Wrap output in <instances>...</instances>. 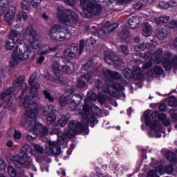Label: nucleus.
Returning <instances> with one entry per match:
<instances>
[{
    "label": "nucleus",
    "mask_w": 177,
    "mask_h": 177,
    "mask_svg": "<svg viewBox=\"0 0 177 177\" xmlns=\"http://www.w3.org/2000/svg\"><path fill=\"white\" fill-rule=\"evenodd\" d=\"M38 97L37 96L28 97L21 95L19 104L21 107L26 109L27 117L22 121L23 127L28 130L26 139L31 142L35 140L39 135L47 136L48 134V129L39 122H37V117L38 115L37 104L36 101Z\"/></svg>",
    "instance_id": "f257e3e1"
},
{
    "label": "nucleus",
    "mask_w": 177,
    "mask_h": 177,
    "mask_svg": "<svg viewBox=\"0 0 177 177\" xmlns=\"http://www.w3.org/2000/svg\"><path fill=\"white\" fill-rule=\"evenodd\" d=\"M80 49H78L77 44H73V46L70 48L66 50L63 57L57 56L56 59L59 58V62H64L65 64H61L60 62L55 61L52 64V69L55 75L57 76V79H55V82L57 83L62 82L59 75H63L64 73H71L72 72V68H74V64L68 62L67 58H72L75 56V54L81 55L82 51L84 49V42L83 40L80 41Z\"/></svg>",
    "instance_id": "f03ea898"
},
{
    "label": "nucleus",
    "mask_w": 177,
    "mask_h": 177,
    "mask_svg": "<svg viewBox=\"0 0 177 177\" xmlns=\"http://www.w3.org/2000/svg\"><path fill=\"white\" fill-rule=\"evenodd\" d=\"M151 114L152 115L151 118L150 117ZM156 118L160 120V121H162L165 127H167L169 126L170 120L167 119L165 114H158L157 111H153L152 113L150 111H145L143 116L141 118V121L142 122H145L147 127H150L151 131L149 133L150 137L160 138L162 137L161 133H165V130L159 124V121H158Z\"/></svg>",
    "instance_id": "7ed1b4c3"
},
{
    "label": "nucleus",
    "mask_w": 177,
    "mask_h": 177,
    "mask_svg": "<svg viewBox=\"0 0 177 177\" xmlns=\"http://www.w3.org/2000/svg\"><path fill=\"white\" fill-rule=\"evenodd\" d=\"M97 75L105 77V84L102 86V93L111 95V97H118L119 91H122L123 87L118 83L114 82V80H120L121 75L117 72H111V71L104 68L102 66H100L97 69Z\"/></svg>",
    "instance_id": "20e7f679"
},
{
    "label": "nucleus",
    "mask_w": 177,
    "mask_h": 177,
    "mask_svg": "<svg viewBox=\"0 0 177 177\" xmlns=\"http://www.w3.org/2000/svg\"><path fill=\"white\" fill-rule=\"evenodd\" d=\"M91 109L92 113L94 115H99L101 113L100 109L95 104H93L91 102H89L88 100H85L84 104L83 106L84 113L82 114V121L84 124L77 122V125L79 128L82 129L83 127H86L88 133L82 132L84 135H88L89 131L88 129V124H91L92 128H94V122L95 121V118L91 113Z\"/></svg>",
    "instance_id": "39448f33"
},
{
    "label": "nucleus",
    "mask_w": 177,
    "mask_h": 177,
    "mask_svg": "<svg viewBox=\"0 0 177 177\" xmlns=\"http://www.w3.org/2000/svg\"><path fill=\"white\" fill-rule=\"evenodd\" d=\"M88 133L86 126H83L82 128L79 127L77 121L71 120L68 124V129L64 133H61L59 129L55 128L50 131V135L57 134L58 136L57 144L59 145H63L64 141L66 139H72L77 133Z\"/></svg>",
    "instance_id": "423d86ee"
},
{
    "label": "nucleus",
    "mask_w": 177,
    "mask_h": 177,
    "mask_svg": "<svg viewBox=\"0 0 177 177\" xmlns=\"http://www.w3.org/2000/svg\"><path fill=\"white\" fill-rule=\"evenodd\" d=\"M28 153H32L31 147L28 145H24L19 155H17V156H13L12 158L14 165L18 168H30L31 167L34 171H37V168L32 166V159L30 156H28Z\"/></svg>",
    "instance_id": "0eeeda50"
},
{
    "label": "nucleus",
    "mask_w": 177,
    "mask_h": 177,
    "mask_svg": "<svg viewBox=\"0 0 177 177\" xmlns=\"http://www.w3.org/2000/svg\"><path fill=\"white\" fill-rule=\"evenodd\" d=\"M31 53L32 50L29 45H24L23 49L19 46H15L11 56L10 66L17 67L22 62L28 61Z\"/></svg>",
    "instance_id": "6e6552de"
},
{
    "label": "nucleus",
    "mask_w": 177,
    "mask_h": 177,
    "mask_svg": "<svg viewBox=\"0 0 177 177\" xmlns=\"http://www.w3.org/2000/svg\"><path fill=\"white\" fill-rule=\"evenodd\" d=\"M153 57L156 64L162 62V65L166 71H170L172 68L177 67V57L173 59L172 54L169 51L162 52V49H159L153 53Z\"/></svg>",
    "instance_id": "1a4fd4ad"
},
{
    "label": "nucleus",
    "mask_w": 177,
    "mask_h": 177,
    "mask_svg": "<svg viewBox=\"0 0 177 177\" xmlns=\"http://www.w3.org/2000/svg\"><path fill=\"white\" fill-rule=\"evenodd\" d=\"M48 36L53 41L63 42L69 39L71 33L66 28L63 26V24H55L51 26Z\"/></svg>",
    "instance_id": "9d476101"
},
{
    "label": "nucleus",
    "mask_w": 177,
    "mask_h": 177,
    "mask_svg": "<svg viewBox=\"0 0 177 177\" xmlns=\"http://www.w3.org/2000/svg\"><path fill=\"white\" fill-rule=\"evenodd\" d=\"M57 17L61 21L70 26L75 28L77 24V15L72 10H64L63 7L57 8Z\"/></svg>",
    "instance_id": "9b49d317"
},
{
    "label": "nucleus",
    "mask_w": 177,
    "mask_h": 177,
    "mask_svg": "<svg viewBox=\"0 0 177 177\" xmlns=\"http://www.w3.org/2000/svg\"><path fill=\"white\" fill-rule=\"evenodd\" d=\"M1 7H5L6 9L3 11L4 12L6 10V13L5 14V20L10 24V25H12L14 24L15 21L17 22H20L21 21V19L24 21H26L28 16V14L24 12H21L18 14H17V16L15 17V16L16 14V8L15 7H10L9 8H7L5 6H1Z\"/></svg>",
    "instance_id": "f8f14e48"
},
{
    "label": "nucleus",
    "mask_w": 177,
    "mask_h": 177,
    "mask_svg": "<svg viewBox=\"0 0 177 177\" xmlns=\"http://www.w3.org/2000/svg\"><path fill=\"white\" fill-rule=\"evenodd\" d=\"M24 39L28 42L32 49L38 50L40 48L41 43L33 26H29L26 28Z\"/></svg>",
    "instance_id": "ddd939ff"
},
{
    "label": "nucleus",
    "mask_w": 177,
    "mask_h": 177,
    "mask_svg": "<svg viewBox=\"0 0 177 177\" xmlns=\"http://www.w3.org/2000/svg\"><path fill=\"white\" fill-rule=\"evenodd\" d=\"M70 91L67 90L64 94L62 95V96L59 99V104L62 106H65L66 105L68 104L69 107L72 110H75L76 106L77 105V102H78L81 97L79 94L74 95L73 97H71V93H69Z\"/></svg>",
    "instance_id": "4468645a"
},
{
    "label": "nucleus",
    "mask_w": 177,
    "mask_h": 177,
    "mask_svg": "<svg viewBox=\"0 0 177 177\" xmlns=\"http://www.w3.org/2000/svg\"><path fill=\"white\" fill-rule=\"evenodd\" d=\"M80 4L86 14L88 12L89 14L96 15L102 10L100 5L93 4L88 0H81Z\"/></svg>",
    "instance_id": "2eb2a0df"
},
{
    "label": "nucleus",
    "mask_w": 177,
    "mask_h": 177,
    "mask_svg": "<svg viewBox=\"0 0 177 177\" xmlns=\"http://www.w3.org/2000/svg\"><path fill=\"white\" fill-rule=\"evenodd\" d=\"M123 74L125 78L128 80L131 79L132 77L138 80H140L143 78V73L139 66L134 67L133 71L130 68H127L123 71Z\"/></svg>",
    "instance_id": "dca6fc26"
},
{
    "label": "nucleus",
    "mask_w": 177,
    "mask_h": 177,
    "mask_svg": "<svg viewBox=\"0 0 177 177\" xmlns=\"http://www.w3.org/2000/svg\"><path fill=\"white\" fill-rule=\"evenodd\" d=\"M62 152V149L59 146H56L55 142L48 141L46 143L45 153L47 156L59 155Z\"/></svg>",
    "instance_id": "f3484780"
},
{
    "label": "nucleus",
    "mask_w": 177,
    "mask_h": 177,
    "mask_svg": "<svg viewBox=\"0 0 177 177\" xmlns=\"http://www.w3.org/2000/svg\"><path fill=\"white\" fill-rule=\"evenodd\" d=\"M13 92H15V88H9L0 95V99L5 100V101L3 102V105L6 109L9 108L13 102L12 97L10 96V95Z\"/></svg>",
    "instance_id": "a211bd4d"
},
{
    "label": "nucleus",
    "mask_w": 177,
    "mask_h": 177,
    "mask_svg": "<svg viewBox=\"0 0 177 177\" xmlns=\"http://www.w3.org/2000/svg\"><path fill=\"white\" fill-rule=\"evenodd\" d=\"M118 26L119 24L118 23L111 24L109 21H106L104 26V30H101L98 31V38H104L106 34H110L112 31H114Z\"/></svg>",
    "instance_id": "6ab92c4d"
},
{
    "label": "nucleus",
    "mask_w": 177,
    "mask_h": 177,
    "mask_svg": "<svg viewBox=\"0 0 177 177\" xmlns=\"http://www.w3.org/2000/svg\"><path fill=\"white\" fill-rule=\"evenodd\" d=\"M44 115L46 116L48 124H53L56 122V110L53 105L48 106V108L44 111Z\"/></svg>",
    "instance_id": "aec40b11"
},
{
    "label": "nucleus",
    "mask_w": 177,
    "mask_h": 177,
    "mask_svg": "<svg viewBox=\"0 0 177 177\" xmlns=\"http://www.w3.org/2000/svg\"><path fill=\"white\" fill-rule=\"evenodd\" d=\"M157 160H155V159L152 160V163L151 164V167H155L156 170L160 173L163 174L164 172L167 173L168 174H171L174 172V169L171 165L167 166L165 168H164L162 165L156 166Z\"/></svg>",
    "instance_id": "412c9836"
},
{
    "label": "nucleus",
    "mask_w": 177,
    "mask_h": 177,
    "mask_svg": "<svg viewBox=\"0 0 177 177\" xmlns=\"http://www.w3.org/2000/svg\"><path fill=\"white\" fill-rule=\"evenodd\" d=\"M37 76V72H33L28 81V84L31 86L30 91L35 93H37L38 89L40 88L39 84L35 83V80H36Z\"/></svg>",
    "instance_id": "4be33fe9"
},
{
    "label": "nucleus",
    "mask_w": 177,
    "mask_h": 177,
    "mask_svg": "<svg viewBox=\"0 0 177 177\" xmlns=\"http://www.w3.org/2000/svg\"><path fill=\"white\" fill-rule=\"evenodd\" d=\"M88 99H86V100H88L89 102H91V101H95L96 100H98V101H100V102L101 103L104 102L105 97H106L105 95L100 96V95H98V96H97V95L93 91L88 92Z\"/></svg>",
    "instance_id": "5701e85b"
},
{
    "label": "nucleus",
    "mask_w": 177,
    "mask_h": 177,
    "mask_svg": "<svg viewBox=\"0 0 177 177\" xmlns=\"http://www.w3.org/2000/svg\"><path fill=\"white\" fill-rule=\"evenodd\" d=\"M21 35V33L20 32L12 30L9 35V38L14 44H17L20 39Z\"/></svg>",
    "instance_id": "b1692460"
},
{
    "label": "nucleus",
    "mask_w": 177,
    "mask_h": 177,
    "mask_svg": "<svg viewBox=\"0 0 177 177\" xmlns=\"http://www.w3.org/2000/svg\"><path fill=\"white\" fill-rule=\"evenodd\" d=\"M153 28L148 24L145 23L144 24L143 28H142V35L143 37H151V35L153 34Z\"/></svg>",
    "instance_id": "393cba45"
},
{
    "label": "nucleus",
    "mask_w": 177,
    "mask_h": 177,
    "mask_svg": "<svg viewBox=\"0 0 177 177\" xmlns=\"http://www.w3.org/2000/svg\"><path fill=\"white\" fill-rule=\"evenodd\" d=\"M167 28H159L156 30V36L158 38L159 40H163L165 38H167L168 35V32Z\"/></svg>",
    "instance_id": "a878e982"
},
{
    "label": "nucleus",
    "mask_w": 177,
    "mask_h": 177,
    "mask_svg": "<svg viewBox=\"0 0 177 177\" xmlns=\"http://www.w3.org/2000/svg\"><path fill=\"white\" fill-rule=\"evenodd\" d=\"M163 73V69L162 67L156 66L153 70H149L147 74L148 77H153L154 74L157 75H160Z\"/></svg>",
    "instance_id": "bb28decb"
},
{
    "label": "nucleus",
    "mask_w": 177,
    "mask_h": 177,
    "mask_svg": "<svg viewBox=\"0 0 177 177\" xmlns=\"http://www.w3.org/2000/svg\"><path fill=\"white\" fill-rule=\"evenodd\" d=\"M140 24V20L138 17H132L129 19V25L131 28H136Z\"/></svg>",
    "instance_id": "cd10ccee"
},
{
    "label": "nucleus",
    "mask_w": 177,
    "mask_h": 177,
    "mask_svg": "<svg viewBox=\"0 0 177 177\" xmlns=\"http://www.w3.org/2000/svg\"><path fill=\"white\" fill-rule=\"evenodd\" d=\"M90 79V73H88V75H85V76H82L81 78L79 80L78 86L81 88H83L86 85V84L89 82Z\"/></svg>",
    "instance_id": "c85d7f7f"
},
{
    "label": "nucleus",
    "mask_w": 177,
    "mask_h": 177,
    "mask_svg": "<svg viewBox=\"0 0 177 177\" xmlns=\"http://www.w3.org/2000/svg\"><path fill=\"white\" fill-rule=\"evenodd\" d=\"M69 115H63L58 122V125L60 127L66 126L67 124V122L69 121Z\"/></svg>",
    "instance_id": "c756f323"
},
{
    "label": "nucleus",
    "mask_w": 177,
    "mask_h": 177,
    "mask_svg": "<svg viewBox=\"0 0 177 177\" xmlns=\"http://www.w3.org/2000/svg\"><path fill=\"white\" fill-rule=\"evenodd\" d=\"M25 80L24 76H19L18 79H16L15 81L13 82L12 86L13 87L10 88H14L15 91L16 90V88L19 87L21 83H23Z\"/></svg>",
    "instance_id": "7c9ffc66"
},
{
    "label": "nucleus",
    "mask_w": 177,
    "mask_h": 177,
    "mask_svg": "<svg viewBox=\"0 0 177 177\" xmlns=\"http://www.w3.org/2000/svg\"><path fill=\"white\" fill-rule=\"evenodd\" d=\"M151 44L147 43H142L139 46H135V50L137 52H142L146 50V48H149Z\"/></svg>",
    "instance_id": "2f4dec72"
},
{
    "label": "nucleus",
    "mask_w": 177,
    "mask_h": 177,
    "mask_svg": "<svg viewBox=\"0 0 177 177\" xmlns=\"http://www.w3.org/2000/svg\"><path fill=\"white\" fill-rule=\"evenodd\" d=\"M169 20V16H162L155 19L157 24H165Z\"/></svg>",
    "instance_id": "473e14b6"
},
{
    "label": "nucleus",
    "mask_w": 177,
    "mask_h": 177,
    "mask_svg": "<svg viewBox=\"0 0 177 177\" xmlns=\"http://www.w3.org/2000/svg\"><path fill=\"white\" fill-rule=\"evenodd\" d=\"M21 7L23 10L29 11L31 8V3L28 1V0H23L21 2Z\"/></svg>",
    "instance_id": "72a5a7b5"
},
{
    "label": "nucleus",
    "mask_w": 177,
    "mask_h": 177,
    "mask_svg": "<svg viewBox=\"0 0 177 177\" xmlns=\"http://www.w3.org/2000/svg\"><path fill=\"white\" fill-rule=\"evenodd\" d=\"M8 174L10 177H16L17 176L16 169L12 166L8 167Z\"/></svg>",
    "instance_id": "f704fd0d"
},
{
    "label": "nucleus",
    "mask_w": 177,
    "mask_h": 177,
    "mask_svg": "<svg viewBox=\"0 0 177 177\" xmlns=\"http://www.w3.org/2000/svg\"><path fill=\"white\" fill-rule=\"evenodd\" d=\"M115 0H101V1H97L98 2H102V3H106V5L109 6L111 3H112ZM117 2H118L119 3H122L124 2H128L130 0H115Z\"/></svg>",
    "instance_id": "c9c22d12"
},
{
    "label": "nucleus",
    "mask_w": 177,
    "mask_h": 177,
    "mask_svg": "<svg viewBox=\"0 0 177 177\" xmlns=\"http://www.w3.org/2000/svg\"><path fill=\"white\" fill-rule=\"evenodd\" d=\"M119 35L120 38H122V39L125 40L127 39V38H129L130 37V32L127 29H125L124 30L121 32Z\"/></svg>",
    "instance_id": "e433bc0d"
},
{
    "label": "nucleus",
    "mask_w": 177,
    "mask_h": 177,
    "mask_svg": "<svg viewBox=\"0 0 177 177\" xmlns=\"http://www.w3.org/2000/svg\"><path fill=\"white\" fill-rule=\"evenodd\" d=\"M10 0H0V16L3 15V11L6 9L5 7L1 6V4L4 6L8 5L10 3Z\"/></svg>",
    "instance_id": "4c0bfd02"
},
{
    "label": "nucleus",
    "mask_w": 177,
    "mask_h": 177,
    "mask_svg": "<svg viewBox=\"0 0 177 177\" xmlns=\"http://www.w3.org/2000/svg\"><path fill=\"white\" fill-rule=\"evenodd\" d=\"M32 147H34L35 151L37 152L38 153L41 154L44 153V147H41V145L37 144H33Z\"/></svg>",
    "instance_id": "58836bf2"
},
{
    "label": "nucleus",
    "mask_w": 177,
    "mask_h": 177,
    "mask_svg": "<svg viewBox=\"0 0 177 177\" xmlns=\"http://www.w3.org/2000/svg\"><path fill=\"white\" fill-rule=\"evenodd\" d=\"M16 43H12L10 41H7L6 44V49L9 51L12 50L15 48Z\"/></svg>",
    "instance_id": "ea45409f"
},
{
    "label": "nucleus",
    "mask_w": 177,
    "mask_h": 177,
    "mask_svg": "<svg viewBox=\"0 0 177 177\" xmlns=\"http://www.w3.org/2000/svg\"><path fill=\"white\" fill-rule=\"evenodd\" d=\"M168 104L171 106H174L177 104V100L175 97L171 96L168 100Z\"/></svg>",
    "instance_id": "a19ab883"
},
{
    "label": "nucleus",
    "mask_w": 177,
    "mask_h": 177,
    "mask_svg": "<svg viewBox=\"0 0 177 177\" xmlns=\"http://www.w3.org/2000/svg\"><path fill=\"white\" fill-rule=\"evenodd\" d=\"M176 155L173 152H170L169 156H168L169 160L171 162L173 165H176L177 163V159H175Z\"/></svg>",
    "instance_id": "79ce46f5"
},
{
    "label": "nucleus",
    "mask_w": 177,
    "mask_h": 177,
    "mask_svg": "<svg viewBox=\"0 0 177 177\" xmlns=\"http://www.w3.org/2000/svg\"><path fill=\"white\" fill-rule=\"evenodd\" d=\"M146 7V5L143 3V1H138L135 6L134 8L136 10H140Z\"/></svg>",
    "instance_id": "37998d69"
},
{
    "label": "nucleus",
    "mask_w": 177,
    "mask_h": 177,
    "mask_svg": "<svg viewBox=\"0 0 177 177\" xmlns=\"http://www.w3.org/2000/svg\"><path fill=\"white\" fill-rule=\"evenodd\" d=\"M159 8L162 10H166L169 8V3L165 1L160 2L159 4Z\"/></svg>",
    "instance_id": "c03bdc74"
},
{
    "label": "nucleus",
    "mask_w": 177,
    "mask_h": 177,
    "mask_svg": "<svg viewBox=\"0 0 177 177\" xmlns=\"http://www.w3.org/2000/svg\"><path fill=\"white\" fill-rule=\"evenodd\" d=\"M7 165L6 162L3 159H0V170L4 171L6 169Z\"/></svg>",
    "instance_id": "a18cd8bd"
},
{
    "label": "nucleus",
    "mask_w": 177,
    "mask_h": 177,
    "mask_svg": "<svg viewBox=\"0 0 177 177\" xmlns=\"http://www.w3.org/2000/svg\"><path fill=\"white\" fill-rule=\"evenodd\" d=\"M7 120V115L3 113H0V127L3 124V123Z\"/></svg>",
    "instance_id": "49530a36"
},
{
    "label": "nucleus",
    "mask_w": 177,
    "mask_h": 177,
    "mask_svg": "<svg viewBox=\"0 0 177 177\" xmlns=\"http://www.w3.org/2000/svg\"><path fill=\"white\" fill-rule=\"evenodd\" d=\"M27 88H28V84L25 82H22L21 86V90H19L21 91V93L22 95H24V93L26 91Z\"/></svg>",
    "instance_id": "de8ad7c7"
},
{
    "label": "nucleus",
    "mask_w": 177,
    "mask_h": 177,
    "mask_svg": "<svg viewBox=\"0 0 177 177\" xmlns=\"http://www.w3.org/2000/svg\"><path fill=\"white\" fill-rule=\"evenodd\" d=\"M41 3V0H32L31 4L32 7L35 8H37Z\"/></svg>",
    "instance_id": "09e8293b"
},
{
    "label": "nucleus",
    "mask_w": 177,
    "mask_h": 177,
    "mask_svg": "<svg viewBox=\"0 0 177 177\" xmlns=\"http://www.w3.org/2000/svg\"><path fill=\"white\" fill-rule=\"evenodd\" d=\"M21 138V133L19 131H15L14 139H15V140H19Z\"/></svg>",
    "instance_id": "8fccbe9b"
},
{
    "label": "nucleus",
    "mask_w": 177,
    "mask_h": 177,
    "mask_svg": "<svg viewBox=\"0 0 177 177\" xmlns=\"http://www.w3.org/2000/svg\"><path fill=\"white\" fill-rule=\"evenodd\" d=\"M44 94L45 95V97L46 99H48L49 100V102H53L54 101V98L53 97H51L50 93H48V91H45L44 92Z\"/></svg>",
    "instance_id": "3c124183"
},
{
    "label": "nucleus",
    "mask_w": 177,
    "mask_h": 177,
    "mask_svg": "<svg viewBox=\"0 0 177 177\" xmlns=\"http://www.w3.org/2000/svg\"><path fill=\"white\" fill-rule=\"evenodd\" d=\"M121 52L123 55H127L129 54V49L126 46H121Z\"/></svg>",
    "instance_id": "603ef678"
},
{
    "label": "nucleus",
    "mask_w": 177,
    "mask_h": 177,
    "mask_svg": "<svg viewBox=\"0 0 177 177\" xmlns=\"http://www.w3.org/2000/svg\"><path fill=\"white\" fill-rule=\"evenodd\" d=\"M94 37H95V35H93V37H91V39H88L86 41V44L88 46H90V44L93 46L96 43V39H93Z\"/></svg>",
    "instance_id": "864d4df0"
},
{
    "label": "nucleus",
    "mask_w": 177,
    "mask_h": 177,
    "mask_svg": "<svg viewBox=\"0 0 177 177\" xmlns=\"http://www.w3.org/2000/svg\"><path fill=\"white\" fill-rule=\"evenodd\" d=\"M177 6V0H171L168 2L169 8H174Z\"/></svg>",
    "instance_id": "5fc2aeb1"
},
{
    "label": "nucleus",
    "mask_w": 177,
    "mask_h": 177,
    "mask_svg": "<svg viewBox=\"0 0 177 177\" xmlns=\"http://www.w3.org/2000/svg\"><path fill=\"white\" fill-rule=\"evenodd\" d=\"M168 27L169 28H173V29L176 28H177V23L176 21H171V23H169L168 24Z\"/></svg>",
    "instance_id": "6e6d98bb"
},
{
    "label": "nucleus",
    "mask_w": 177,
    "mask_h": 177,
    "mask_svg": "<svg viewBox=\"0 0 177 177\" xmlns=\"http://www.w3.org/2000/svg\"><path fill=\"white\" fill-rule=\"evenodd\" d=\"M151 65H152L151 62L149 61L148 62L143 64L142 68L143 69H148L149 68H150L151 66Z\"/></svg>",
    "instance_id": "4d7b16f0"
},
{
    "label": "nucleus",
    "mask_w": 177,
    "mask_h": 177,
    "mask_svg": "<svg viewBox=\"0 0 177 177\" xmlns=\"http://www.w3.org/2000/svg\"><path fill=\"white\" fill-rule=\"evenodd\" d=\"M147 177H158L157 174L153 171V170H151L148 174H147Z\"/></svg>",
    "instance_id": "13d9d810"
},
{
    "label": "nucleus",
    "mask_w": 177,
    "mask_h": 177,
    "mask_svg": "<svg viewBox=\"0 0 177 177\" xmlns=\"http://www.w3.org/2000/svg\"><path fill=\"white\" fill-rule=\"evenodd\" d=\"M64 2L68 5V6H73L75 3V0H64Z\"/></svg>",
    "instance_id": "bf43d9fd"
},
{
    "label": "nucleus",
    "mask_w": 177,
    "mask_h": 177,
    "mask_svg": "<svg viewBox=\"0 0 177 177\" xmlns=\"http://www.w3.org/2000/svg\"><path fill=\"white\" fill-rule=\"evenodd\" d=\"M5 75L3 71H0V88L2 86V78H5Z\"/></svg>",
    "instance_id": "052dcab7"
},
{
    "label": "nucleus",
    "mask_w": 177,
    "mask_h": 177,
    "mask_svg": "<svg viewBox=\"0 0 177 177\" xmlns=\"http://www.w3.org/2000/svg\"><path fill=\"white\" fill-rule=\"evenodd\" d=\"M91 64L92 62L89 61L88 63L83 66V69H85L86 71L88 68L91 67Z\"/></svg>",
    "instance_id": "680f3d73"
},
{
    "label": "nucleus",
    "mask_w": 177,
    "mask_h": 177,
    "mask_svg": "<svg viewBox=\"0 0 177 177\" xmlns=\"http://www.w3.org/2000/svg\"><path fill=\"white\" fill-rule=\"evenodd\" d=\"M49 50H39L38 51V53L39 54V55H47V54H48L49 53Z\"/></svg>",
    "instance_id": "e2e57ef3"
},
{
    "label": "nucleus",
    "mask_w": 177,
    "mask_h": 177,
    "mask_svg": "<svg viewBox=\"0 0 177 177\" xmlns=\"http://www.w3.org/2000/svg\"><path fill=\"white\" fill-rule=\"evenodd\" d=\"M14 145V142L12 140H8L7 142V146L9 148H12Z\"/></svg>",
    "instance_id": "0e129e2a"
},
{
    "label": "nucleus",
    "mask_w": 177,
    "mask_h": 177,
    "mask_svg": "<svg viewBox=\"0 0 177 177\" xmlns=\"http://www.w3.org/2000/svg\"><path fill=\"white\" fill-rule=\"evenodd\" d=\"M166 109H167V106H166L165 104H160V106H159V109H160V111H165Z\"/></svg>",
    "instance_id": "69168bd1"
},
{
    "label": "nucleus",
    "mask_w": 177,
    "mask_h": 177,
    "mask_svg": "<svg viewBox=\"0 0 177 177\" xmlns=\"http://www.w3.org/2000/svg\"><path fill=\"white\" fill-rule=\"evenodd\" d=\"M45 60V57L44 56H41L38 61H37V63L38 64H41Z\"/></svg>",
    "instance_id": "338daca9"
},
{
    "label": "nucleus",
    "mask_w": 177,
    "mask_h": 177,
    "mask_svg": "<svg viewBox=\"0 0 177 177\" xmlns=\"http://www.w3.org/2000/svg\"><path fill=\"white\" fill-rule=\"evenodd\" d=\"M174 46L177 48V38L174 41Z\"/></svg>",
    "instance_id": "774afa93"
}]
</instances>
